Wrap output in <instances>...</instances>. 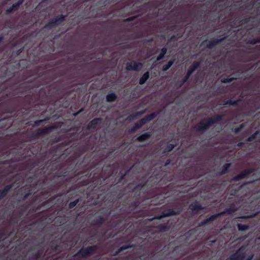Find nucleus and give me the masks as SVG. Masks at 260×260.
<instances>
[{"label":"nucleus","instance_id":"nucleus-1","mask_svg":"<svg viewBox=\"0 0 260 260\" xmlns=\"http://www.w3.org/2000/svg\"><path fill=\"white\" fill-rule=\"evenodd\" d=\"M253 255L247 247H241L232 255L230 260H251Z\"/></svg>","mask_w":260,"mask_h":260},{"label":"nucleus","instance_id":"nucleus-2","mask_svg":"<svg viewBox=\"0 0 260 260\" xmlns=\"http://www.w3.org/2000/svg\"><path fill=\"white\" fill-rule=\"evenodd\" d=\"M221 117L220 116H217L216 118L211 119L210 120H204L200 122L197 126V130L200 131L205 129L206 127L209 126L211 123H213L219 119Z\"/></svg>","mask_w":260,"mask_h":260},{"label":"nucleus","instance_id":"nucleus-3","mask_svg":"<svg viewBox=\"0 0 260 260\" xmlns=\"http://www.w3.org/2000/svg\"><path fill=\"white\" fill-rule=\"evenodd\" d=\"M142 67V64L136 62H132L126 65V69L127 70L138 71L140 70Z\"/></svg>","mask_w":260,"mask_h":260},{"label":"nucleus","instance_id":"nucleus-4","mask_svg":"<svg viewBox=\"0 0 260 260\" xmlns=\"http://www.w3.org/2000/svg\"><path fill=\"white\" fill-rule=\"evenodd\" d=\"M198 67V64L196 63V64H194L192 67H191L189 70L188 71V73H187V76H186L185 77V80H184V82H185L187 80V79L188 78V77L190 76V75L192 73V72L195 70V69L196 68H197V67Z\"/></svg>","mask_w":260,"mask_h":260},{"label":"nucleus","instance_id":"nucleus-5","mask_svg":"<svg viewBox=\"0 0 260 260\" xmlns=\"http://www.w3.org/2000/svg\"><path fill=\"white\" fill-rule=\"evenodd\" d=\"M155 116L154 114H152L148 116L146 118H144L141 120L140 122V126L142 125L143 124L146 123L147 121H149L152 120Z\"/></svg>","mask_w":260,"mask_h":260},{"label":"nucleus","instance_id":"nucleus-6","mask_svg":"<svg viewBox=\"0 0 260 260\" xmlns=\"http://www.w3.org/2000/svg\"><path fill=\"white\" fill-rule=\"evenodd\" d=\"M149 73L148 72H146L145 73L143 76L140 78V81H139V83L140 84H144L145 81L148 79L149 78Z\"/></svg>","mask_w":260,"mask_h":260},{"label":"nucleus","instance_id":"nucleus-7","mask_svg":"<svg viewBox=\"0 0 260 260\" xmlns=\"http://www.w3.org/2000/svg\"><path fill=\"white\" fill-rule=\"evenodd\" d=\"M150 136V135L148 134H145L138 138V140L139 141H143L147 140Z\"/></svg>","mask_w":260,"mask_h":260},{"label":"nucleus","instance_id":"nucleus-8","mask_svg":"<svg viewBox=\"0 0 260 260\" xmlns=\"http://www.w3.org/2000/svg\"><path fill=\"white\" fill-rule=\"evenodd\" d=\"M22 2H23V0H21V1H19L17 3L15 4H14L13 6H12V8L11 9H8L7 10V12L8 13H10L11 12V11H12L13 10L15 9V8L18 6L19 5H20L22 3Z\"/></svg>","mask_w":260,"mask_h":260},{"label":"nucleus","instance_id":"nucleus-9","mask_svg":"<svg viewBox=\"0 0 260 260\" xmlns=\"http://www.w3.org/2000/svg\"><path fill=\"white\" fill-rule=\"evenodd\" d=\"M166 52H167V49L166 48L162 49L161 53H160L159 56L157 57V60H159L161 59H162L164 57L165 54L166 53Z\"/></svg>","mask_w":260,"mask_h":260},{"label":"nucleus","instance_id":"nucleus-10","mask_svg":"<svg viewBox=\"0 0 260 260\" xmlns=\"http://www.w3.org/2000/svg\"><path fill=\"white\" fill-rule=\"evenodd\" d=\"M106 98H107V101L112 102L115 99L116 96L114 94L111 93V94H108V95H107Z\"/></svg>","mask_w":260,"mask_h":260},{"label":"nucleus","instance_id":"nucleus-11","mask_svg":"<svg viewBox=\"0 0 260 260\" xmlns=\"http://www.w3.org/2000/svg\"><path fill=\"white\" fill-rule=\"evenodd\" d=\"M190 208L193 210H198L201 209V207L199 205L197 204H191L190 206Z\"/></svg>","mask_w":260,"mask_h":260},{"label":"nucleus","instance_id":"nucleus-12","mask_svg":"<svg viewBox=\"0 0 260 260\" xmlns=\"http://www.w3.org/2000/svg\"><path fill=\"white\" fill-rule=\"evenodd\" d=\"M238 229L240 231H245L247 230L248 226L246 225L239 224L238 225Z\"/></svg>","mask_w":260,"mask_h":260},{"label":"nucleus","instance_id":"nucleus-13","mask_svg":"<svg viewBox=\"0 0 260 260\" xmlns=\"http://www.w3.org/2000/svg\"><path fill=\"white\" fill-rule=\"evenodd\" d=\"M172 64H173V62L171 61H170L167 65L164 66L163 67V69H162L163 71H167L172 66Z\"/></svg>","mask_w":260,"mask_h":260},{"label":"nucleus","instance_id":"nucleus-14","mask_svg":"<svg viewBox=\"0 0 260 260\" xmlns=\"http://www.w3.org/2000/svg\"><path fill=\"white\" fill-rule=\"evenodd\" d=\"M230 166H231V164H225L224 166V169L222 171V173H225L226 172V170L230 167Z\"/></svg>","mask_w":260,"mask_h":260},{"label":"nucleus","instance_id":"nucleus-15","mask_svg":"<svg viewBox=\"0 0 260 260\" xmlns=\"http://www.w3.org/2000/svg\"><path fill=\"white\" fill-rule=\"evenodd\" d=\"M174 147V145L173 144H170L168 146L167 148L166 149V151H170L172 150L173 148Z\"/></svg>","mask_w":260,"mask_h":260},{"label":"nucleus","instance_id":"nucleus-16","mask_svg":"<svg viewBox=\"0 0 260 260\" xmlns=\"http://www.w3.org/2000/svg\"><path fill=\"white\" fill-rule=\"evenodd\" d=\"M77 203H78V201H76L70 203V204H69V208H73L74 206H75V205L77 204Z\"/></svg>","mask_w":260,"mask_h":260},{"label":"nucleus","instance_id":"nucleus-17","mask_svg":"<svg viewBox=\"0 0 260 260\" xmlns=\"http://www.w3.org/2000/svg\"><path fill=\"white\" fill-rule=\"evenodd\" d=\"M247 174L246 172L241 173L239 176L237 177V179H240L243 178L244 176Z\"/></svg>","mask_w":260,"mask_h":260},{"label":"nucleus","instance_id":"nucleus-18","mask_svg":"<svg viewBox=\"0 0 260 260\" xmlns=\"http://www.w3.org/2000/svg\"><path fill=\"white\" fill-rule=\"evenodd\" d=\"M98 121H99V119H94V120H93L91 122V123H90V125H89V126H91L92 125L96 124V123H97V122H98Z\"/></svg>","mask_w":260,"mask_h":260},{"label":"nucleus","instance_id":"nucleus-19","mask_svg":"<svg viewBox=\"0 0 260 260\" xmlns=\"http://www.w3.org/2000/svg\"><path fill=\"white\" fill-rule=\"evenodd\" d=\"M219 214H217V215H213L211 217H210V218L209 219V220H214L216 217H217Z\"/></svg>","mask_w":260,"mask_h":260},{"label":"nucleus","instance_id":"nucleus-20","mask_svg":"<svg viewBox=\"0 0 260 260\" xmlns=\"http://www.w3.org/2000/svg\"><path fill=\"white\" fill-rule=\"evenodd\" d=\"M172 214H165L163 216H161L160 217H156L155 218H157V219H160L161 218V217H165V216H169L170 215H171Z\"/></svg>","mask_w":260,"mask_h":260},{"label":"nucleus","instance_id":"nucleus-21","mask_svg":"<svg viewBox=\"0 0 260 260\" xmlns=\"http://www.w3.org/2000/svg\"><path fill=\"white\" fill-rule=\"evenodd\" d=\"M93 249L92 247H89V248H87L86 250L87 253H90Z\"/></svg>","mask_w":260,"mask_h":260},{"label":"nucleus","instance_id":"nucleus-22","mask_svg":"<svg viewBox=\"0 0 260 260\" xmlns=\"http://www.w3.org/2000/svg\"><path fill=\"white\" fill-rule=\"evenodd\" d=\"M231 81H232V79H224L222 81L223 82H231Z\"/></svg>","mask_w":260,"mask_h":260},{"label":"nucleus","instance_id":"nucleus-23","mask_svg":"<svg viewBox=\"0 0 260 260\" xmlns=\"http://www.w3.org/2000/svg\"><path fill=\"white\" fill-rule=\"evenodd\" d=\"M256 135V134H255L254 135L252 136L251 137H249L248 138V141H251L252 140H253L254 138V136L255 135Z\"/></svg>","mask_w":260,"mask_h":260},{"label":"nucleus","instance_id":"nucleus-24","mask_svg":"<svg viewBox=\"0 0 260 260\" xmlns=\"http://www.w3.org/2000/svg\"><path fill=\"white\" fill-rule=\"evenodd\" d=\"M128 247H121L120 249H119V251H122L123 250H124V249H127Z\"/></svg>","mask_w":260,"mask_h":260},{"label":"nucleus","instance_id":"nucleus-25","mask_svg":"<svg viewBox=\"0 0 260 260\" xmlns=\"http://www.w3.org/2000/svg\"><path fill=\"white\" fill-rule=\"evenodd\" d=\"M233 211H229V210H227L225 212V213L226 212V213H228L230 214V213H231L232 212H233Z\"/></svg>","mask_w":260,"mask_h":260},{"label":"nucleus","instance_id":"nucleus-26","mask_svg":"<svg viewBox=\"0 0 260 260\" xmlns=\"http://www.w3.org/2000/svg\"><path fill=\"white\" fill-rule=\"evenodd\" d=\"M77 114H78V113H74V116H76Z\"/></svg>","mask_w":260,"mask_h":260},{"label":"nucleus","instance_id":"nucleus-27","mask_svg":"<svg viewBox=\"0 0 260 260\" xmlns=\"http://www.w3.org/2000/svg\"><path fill=\"white\" fill-rule=\"evenodd\" d=\"M2 38L0 37V42H1Z\"/></svg>","mask_w":260,"mask_h":260},{"label":"nucleus","instance_id":"nucleus-28","mask_svg":"<svg viewBox=\"0 0 260 260\" xmlns=\"http://www.w3.org/2000/svg\"><path fill=\"white\" fill-rule=\"evenodd\" d=\"M62 19H63V17H61V20L60 21H61Z\"/></svg>","mask_w":260,"mask_h":260},{"label":"nucleus","instance_id":"nucleus-29","mask_svg":"<svg viewBox=\"0 0 260 260\" xmlns=\"http://www.w3.org/2000/svg\"><path fill=\"white\" fill-rule=\"evenodd\" d=\"M58 21V20H56L55 21V23H56Z\"/></svg>","mask_w":260,"mask_h":260},{"label":"nucleus","instance_id":"nucleus-30","mask_svg":"<svg viewBox=\"0 0 260 260\" xmlns=\"http://www.w3.org/2000/svg\"><path fill=\"white\" fill-rule=\"evenodd\" d=\"M41 121H39L38 122V123H40V122H41Z\"/></svg>","mask_w":260,"mask_h":260},{"label":"nucleus","instance_id":"nucleus-31","mask_svg":"<svg viewBox=\"0 0 260 260\" xmlns=\"http://www.w3.org/2000/svg\"><path fill=\"white\" fill-rule=\"evenodd\" d=\"M139 126H140L139 125H137V128L139 127Z\"/></svg>","mask_w":260,"mask_h":260},{"label":"nucleus","instance_id":"nucleus-32","mask_svg":"<svg viewBox=\"0 0 260 260\" xmlns=\"http://www.w3.org/2000/svg\"><path fill=\"white\" fill-rule=\"evenodd\" d=\"M224 212H221L220 214H222L223 213H224Z\"/></svg>","mask_w":260,"mask_h":260},{"label":"nucleus","instance_id":"nucleus-33","mask_svg":"<svg viewBox=\"0 0 260 260\" xmlns=\"http://www.w3.org/2000/svg\"><path fill=\"white\" fill-rule=\"evenodd\" d=\"M259 239H260V237L259 238Z\"/></svg>","mask_w":260,"mask_h":260}]
</instances>
